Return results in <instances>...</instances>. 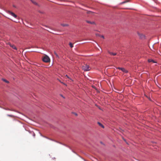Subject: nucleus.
<instances>
[{"instance_id":"nucleus-1","label":"nucleus","mask_w":161,"mask_h":161,"mask_svg":"<svg viewBox=\"0 0 161 161\" xmlns=\"http://www.w3.org/2000/svg\"><path fill=\"white\" fill-rule=\"evenodd\" d=\"M82 69L85 71H88L90 70L89 66L87 64H85L82 67Z\"/></svg>"},{"instance_id":"nucleus-2","label":"nucleus","mask_w":161,"mask_h":161,"mask_svg":"<svg viewBox=\"0 0 161 161\" xmlns=\"http://www.w3.org/2000/svg\"><path fill=\"white\" fill-rule=\"evenodd\" d=\"M42 60L44 62L47 63L50 61V59L48 56L46 55L43 58Z\"/></svg>"},{"instance_id":"nucleus-3","label":"nucleus","mask_w":161,"mask_h":161,"mask_svg":"<svg viewBox=\"0 0 161 161\" xmlns=\"http://www.w3.org/2000/svg\"><path fill=\"white\" fill-rule=\"evenodd\" d=\"M8 14H10L11 15L14 17L15 18H17V16L15 14L12 12L11 11H8Z\"/></svg>"},{"instance_id":"nucleus-4","label":"nucleus","mask_w":161,"mask_h":161,"mask_svg":"<svg viewBox=\"0 0 161 161\" xmlns=\"http://www.w3.org/2000/svg\"><path fill=\"white\" fill-rule=\"evenodd\" d=\"M117 69L121 70L122 71L124 72L125 73H127L128 72V71L124 68L118 67Z\"/></svg>"},{"instance_id":"nucleus-5","label":"nucleus","mask_w":161,"mask_h":161,"mask_svg":"<svg viewBox=\"0 0 161 161\" xmlns=\"http://www.w3.org/2000/svg\"><path fill=\"white\" fill-rule=\"evenodd\" d=\"M8 44L13 48L14 49H15L16 50H17V48H16V47L14 45L12 44H11L10 43H8Z\"/></svg>"},{"instance_id":"nucleus-6","label":"nucleus","mask_w":161,"mask_h":161,"mask_svg":"<svg viewBox=\"0 0 161 161\" xmlns=\"http://www.w3.org/2000/svg\"><path fill=\"white\" fill-rule=\"evenodd\" d=\"M86 21L87 23L90 24H92H92H93V25L95 24V22H94L93 21L91 22V21H89L88 20H86Z\"/></svg>"},{"instance_id":"nucleus-7","label":"nucleus","mask_w":161,"mask_h":161,"mask_svg":"<svg viewBox=\"0 0 161 161\" xmlns=\"http://www.w3.org/2000/svg\"><path fill=\"white\" fill-rule=\"evenodd\" d=\"M148 62L149 63L150 62H153V63H156V62L154 61V60L152 59H149L148 60Z\"/></svg>"},{"instance_id":"nucleus-8","label":"nucleus","mask_w":161,"mask_h":161,"mask_svg":"<svg viewBox=\"0 0 161 161\" xmlns=\"http://www.w3.org/2000/svg\"><path fill=\"white\" fill-rule=\"evenodd\" d=\"M108 52L110 54V55H113V56L116 55L117 54L116 53H113L110 52Z\"/></svg>"},{"instance_id":"nucleus-9","label":"nucleus","mask_w":161,"mask_h":161,"mask_svg":"<svg viewBox=\"0 0 161 161\" xmlns=\"http://www.w3.org/2000/svg\"><path fill=\"white\" fill-rule=\"evenodd\" d=\"M32 2V3H33L34 4L36 5H37V3H36L35 1L33 0H30Z\"/></svg>"},{"instance_id":"nucleus-10","label":"nucleus","mask_w":161,"mask_h":161,"mask_svg":"<svg viewBox=\"0 0 161 161\" xmlns=\"http://www.w3.org/2000/svg\"><path fill=\"white\" fill-rule=\"evenodd\" d=\"M2 80L4 81V82H5L6 83H9V81H8L4 79H2Z\"/></svg>"},{"instance_id":"nucleus-11","label":"nucleus","mask_w":161,"mask_h":161,"mask_svg":"<svg viewBox=\"0 0 161 161\" xmlns=\"http://www.w3.org/2000/svg\"><path fill=\"white\" fill-rule=\"evenodd\" d=\"M61 25L63 26H64H64H68V25L67 24H61Z\"/></svg>"},{"instance_id":"nucleus-12","label":"nucleus","mask_w":161,"mask_h":161,"mask_svg":"<svg viewBox=\"0 0 161 161\" xmlns=\"http://www.w3.org/2000/svg\"><path fill=\"white\" fill-rule=\"evenodd\" d=\"M98 124L101 127H102L103 128H104V126L102 124L100 123L99 122H98Z\"/></svg>"},{"instance_id":"nucleus-13","label":"nucleus","mask_w":161,"mask_h":161,"mask_svg":"<svg viewBox=\"0 0 161 161\" xmlns=\"http://www.w3.org/2000/svg\"><path fill=\"white\" fill-rule=\"evenodd\" d=\"M69 45L70 46V47H71V48H72L73 47V44H72L71 43V42H70L69 43Z\"/></svg>"},{"instance_id":"nucleus-14","label":"nucleus","mask_w":161,"mask_h":161,"mask_svg":"<svg viewBox=\"0 0 161 161\" xmlns=\"http://www.w3.org/2000/svg\"><path fill=\"white\" fill-rule=\"evenodd\" d=\"M54 53L56 57H57L58 58H59V57H58V55L55 52H54Z\"/></svg>"},{"instance_id":"nucleus-15","label":"nucleus","mask_w":161,"mask_h":161,"mask_svg":"<svg viewBox=\"0 0 161 161\" xmlns=\"http://www.w3.org/2000/svg\"><path fill=\"white\" fill-rule=\"evenodd\" d=\"M87 13L88 14H92V13H93V12H92L91 11H87Z\"/></svg>"},{"instance_id":"nucleus-16","label":"nucleus","mask_w":161,"mask_h":161,"mask_svg":"<svg viewBox=\"0 0 161 161\" xmlns=\"http://www.w3.org/2000/svg\"><path fill=\"white\" fill-rule=\"evenodd\" d=\"M73 113L76 116H77V114L76 113Z\"/></svg>"},{"instance_id":"nucleus-17","label":"nucleus","mask_w":161,"mask_h":161,"mask_svg":"<svg viewBox=\"0 0 161 161\" xmlns=\"http://www.w3.org/2000/svg\"><path fill=\"white\" fill-rule=\"evenodd\" d=\"M101 37L103 39L104 38V36H101Z\"/></svg>"},{"instance_id":"nucleus-18","label":"nucleus","mask_w":161,"mask_h":161,"mask_svg":"<svg viewBox=\"0 0 161 161\" xmlns=\"http://www.w3.org/2000/svg\"><path fill=\"white\" fill-rule=\"evenodd\" d=\"M142 38L143 37H145V36L144 35H142Z\"/></svg>"},{"instance_id":"nucleus-19","label":"nucleus","mask_w":161,"mask_h":161,"mask_svg":"<svg viewBox=\"0 0 161 161\" xmlns=\"http://www.w3.org/2000/svg\"><path fill=\"white\" fill-rule=\"evenodd\" d=\"M7 116H8L12 117V115H9V114L7 115Z\"/></svg>"},{"instance_id":"nucleus-20","label":"nucleus","mask_w":161,"mask_h":161,"mask_svg":"<svg viewBox=\"0 0 161 161\" xmlns=\"http://www.w3.org/2000/svg\"><path fill=\"white\" fill-rule=\"evenodd\" d=\"M66 76L67 78H69V77L67 75H66Z\"/></svg>"},{"instance_id":"nucleus-21","label":"nucleus","mask_w":161,"mask_h":161,"mask_svg":"<svg viewBox=\"0 0 161 161\" xmlns=\"http://www.w3.org/2000/svg\"><path fill=\"white\" fill-rule=\"evenodd\" d=\"M128 2V1H126L125 2Z\"/></svg>"},{"instance_id":"nucleus-22","label":"nucleus","mask_w":161,"mask_h":161,"mask_svg":"<svg viewBox=\"0 0 161 161\" xmlns=\"http://www.w3.org/2000/svg\"><path fill=\"white\" fill-rule=\"evenodd\" d=\"M61 96L62 97H63V96H62V95H61Z\"/></svg>"}]
</instances>
